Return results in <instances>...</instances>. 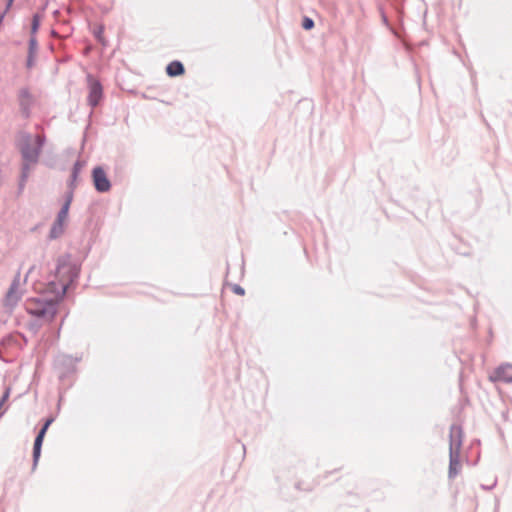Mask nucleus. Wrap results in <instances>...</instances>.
<instances>
[{
  "label": "nucleus",
  "instance_id": "nucleus-7",
  "mask_svg": "<svg viewBox=\"0 0 512 512\" xmlns=\"http://www.w3.org/2000/svg\"><path fill=\"white\" fill-rule=\"evenodd\" d=\"M87 78L89 83L88 104L95 108L99 105L103 97V87L102 84L91 75H88Z\"/></svg>",
  "mask_w": 512,
  "mask_h": 512
},
{
  "label": "nucleus",
  "instance_id": "nucleus-4",
  "mask_svg": "<svg viewBox=\"0 0 512 512\" xmlns=\"http://www.w3.org/2000/svg\"><path fill=\"white\" fill-rule=\"evenodd\" d=\"M92 181L94 188L99 193H106L111 189V182L101 166H96L92 170Z\"/></svg>",
  "mask_w": 512,
  "mask_h": 512
},
{
  "label": "nucleus",
  "instance_id": "nucleus-1",
  "mask_svg": "<svg viewBox=\"0 0 512 512\" xmlns=\"http://www.w3.org/2000/svg\"><path fill=\"white\" fill-rule=\"evenodd\" d=\"M80 266L71 261L70 254L58 257L54 280L49 281L47 289L53 297H40L35 299L27 308L28 312L37 317L51 322L58 312V304L63 300L67 290L73 286L79 277Z\"/></svg>",
  "mask_w": 512,
  "mask_h": 512
},
{
  "label": "nucleus",
  "instance_id": "nucleus-22",
  "mask_svg": "<svg viewBox=\"0 0 512 512\" xmlns=\"http://www.w3.org/2000/svg\"><path fill=\"white\" fill-rule=\"evenodd\" d=\"M232 291L237 294V295H244L245 294V289L243 287H241L240 285L238 284H234L233 287H232Z\"/></svg>",
  "mask_w": 512,
  "mask_h": 512
},
{
  "label": "nucleus",
  "instance_id": "nucleus-9",
  "mask_svg": "<svg viewBox=\"0 0 512 512\" xmlns=\"http://www.w3.org/2000/svg\"><path fill=\"white\" fill-rule=\"evenodd\" d=\"M494 380L512 383V364H502L494 372Z\"/></svg>",
  "mask_w": 512,
  "mask_h": 512
},
{
  "label": "nucleus",
  "instance_id": "nucleus-17",
  "mask_svg": "<svg viewBox=\"0 0 512 512\" xmlns=\"http://www.w3.org/2000/svg\"><path fill=\"white\" fill-rule=\"evenodd\" d=\"M103 33H104V27L102 25L97 26L93 31V35L96 38V40L99 43L105 45V39H104Z\"/></svg>",
  "mask_w": 512,
  "mask_h": 512
},
{
  "label": "nucleus",
  "instance_id": "nucleus-16",
  "mask_svg": "<svg viewBox=\"0 0 512 512\" xmlns=\"http://www.w3.org/2000/svg\"><path fill=\"white\" fill-rule=\"evenodd\" d=\"M69 209L70 207L62 204V207L60 208L55 220L64 223L68 217Z\"/></svg>",
  "mask_w": 512,
  "mask_h": 512
},
{
  "label": "nucleus",
  "instance_id": "nucleus-5",
  "mask_svg": "<svg viewBox=\"0 0 512 512\" xmlns=\"http://www.w3.org/2000/svg\"><path fill=\"white\" fill-rule=\"evenodd\" d=\"M80 361V358H74L71 355L61 354L55 359V366L61 370L60 378L74 373L76 370V364Z\"/></svg>",
  "mask_w": 512,
  "mask_h": 512
},
{
  "label": "nucleus",
  "instance_id": "nucleus-23",
  "mask_svg": "<svg viewBox=\"0 0 512 512\" xmlns=\"http://www.w3.org/2000/svg\"><path fill=\"white\" fill-rule=\"evenodd\" d=\"M76 181L77 180H73V178L70 177V180L68 182V191H73L75 190L76 188Z\"/></svg>",
  "mask_w": 512,
  "mask_h": 512
},
{
  "label": "nucleus",
  "instance_id": "nucleus-26",
  "mask_svg": "<svg viewBox=\"0 0 512 512\" xmlns=\"http://www.w3.org/2000/svg\"><path fill=\"white\" fill-rule=\"evenodd\" d=\"M54 421V418L53 417H49L45 420V422L43 423V427L44 429H48L50 427V425L53 423Z\"/></svg>",
  "mask_w": 512,
  "mask_h": 512
},
{
  "label": "nucleus",
  "instance_id": "nucleus-18",
  "mask_svg": "<svg viewBox=\"0 0 512 512\" xmlns=\"http://www.w3.org/2000/svg\"><path fill=\"white\" fill-rule=\"evenodd\" d=\"M38 50V42L34 35H31L29 39V46H28V53L29 54H36Z\"/></svg>",
  "mask_w": 512,
  "mask_h": 512
},
{
  "label": "nucleus",
  "instance_id": "nucleus-11",
  "mask_svg": "<svg viewBox=\"0 0 512 512\" xmlns=\"http://www.w3.org/2000/svg\"><path fill=\"white\" fill-rule=\"evenodd\" d=\"M166 73L170 77L181 76L185 73V67L182 62L174 60L166 66Z\"/></svg>",
  "mask_w": 512,
  "mask_h": 512
},
{
  "label": "nucleus",
  "instance_id": "nucleus-31",
  "mask_svg": "<svg viewBox=\"0 0 512 512\" xmlns=\"http://www.w3.org/2000/svg\"><path fill=\"white\" fill-rule=\"evenodd\" d=\"M14 0H8L6 5V10L10 8Z\"/></svg>",
  "mask_w": 512,
  "mask_h": 512
},
{
  "label": "nucleus",
  "instance_id": "nucleus-12",
  "mask_svg": "<svg viewBox=\"0 0 512 512\" xmlns=\"http://www.w3.org/2000/svg\"><path fill=\"white\" fill-rule=\"evenodd\" d=\"M44 437L36 435L34 444H33V469L37 466L39 458L41 456V449L43 445Z\"/></svg>",
  "mask_w": 512,
  "mask_h": 512
},
{
  "label": "nucleus",
  "instance_id": "nucleus-20",
  "mask_svg": "<svg viewBox=\"0 0 512 512\" xmlns=\"http://www.w3.org/2000/svg\"><path fill=\"white\" fill-rule=\"evenodd\" d=\"M74 192L73 191H66L64 195V205L70 207L72 201H73Z\"/></svg>",
  "mask_w": 512,
  "mask_h": 512
},
{
  "label": "nucleus",
  "instance_id": "nucleus-19",
  "mask_svg": "<svg viewBox=\"0 0 512 512\" xmlns=\"http://www.w3.org/2000/svg\"><path fill=\"white\" fill-rule=\"evenodd\" d=\"M315 23L314 20L310 17H303L302 19V28L304 30H311L314 27Z\"/></svg>",
  "mask_w": 512,
  "mask_h": 512
},
{
  "label": "nucleus",
  "instance_id": "nucleus-30",
  "mask_svg": "<svg viewBox=\"0 0 512 512\" xmlns=\"http://www.w3.org/2000/svg\"><path fill=\"white\" fill-rule=\"evenodd\" d=\"M33 268H34V266H32L31 268H29V270H28V272H27V274H26V276H25V279H24L23 283H25V282H26V279H27L28 275L31 273V271L33 270Z\"/></svg>",
  "mask_w": 512,
  "mask_h": 512
},
{
  "label": "nucleus",
  "instance_id": "nucleus-32",
  "mask_svg": "<svg viewBox=\"0 0 512 512\" xmlns=\"http://www.w3.org/2000/svg\"><path fill=\"white\" fill-rule=\"evenodd\" d=\"M5 13H6V11H3V12H2V15H1L2 20H3V19H4V17H5Z\"/></svg>",
  "mask_w": 512,
  "mask_h": 512
},
{
  "label": "nucleus",
  "instance_id": "nucleus-28",
  "mask_svg": "<svg viewBox=\"0 0 512 512\" xmlns=\"http://www.w3.org/2000/svg\"><path fill=\"white\" fill-rule=\"evenodd\" d=\"M47 430H48V429H44V427L42 426V427L40 428V430L38 431L37 435L42 436V437H45Z\"/></svg>",
  "mask_w": 512,
  "mask_h": 512
},
{
  "label": "nucleus",
  "instance_id": "nucleus-14",
  "mask_svg": "<svg viewBox=\"0 0 512 512\" xmlns=\"http://www.w3.org/2000/svg\"><path fill=\"white\" fill-rule=\"evenodd\" d=\"M84 166V162L80 161V160H77L74 164H73V167H72V170H71V178H73V180H77L78 179V176L82 170Z\"/></svg>",
  "mask_w": 512,
  "mask_h": 512
},
{
  "label": "nucleus",
  "instance_id": "nucleus-8",
  "mask_svg": "<svg viewBox=\"0 0 512 512\" xmlns=\"http://www.w3.org/2000/svg\"><path fill=\"white\" fill-rule=\"evenodd\" d=\"M18 102L22 115L25 118L30 116V109L33 103V98L28 88L20 89L18 93Z\"/></svg>",
  "mask_w": 512,
  "mask_h": 512
},
{
  "label": "nucleus",
  "instance_id": "nucleus-29",
  "mask_svg": "<svg viewBox=\"0 0 512 512\" xmlns=\"http://www.w3.org/2000/svg\"><path fill=\"white\" fill-rule=\"evenodd\" d=\"M47 430H48V429H44V427L42 426V427L40 428V430L38 431L37 435L42 436V437H45Z\"/></svg>",
  "mask_w": 512,
  "mask_h": 512
},
{
  "label": "nucleus",
  "instance_id": "nucleus-3",
  "mask_svg": "<svg viewBox=\"0 0 512 512\" xmlns=\"http://www.w3.org/2000/svg\"><path fill=\"white\" fill-rule=\"evenodd\" d=\"M24 294V289L21 287L20 272L14 276L4 298H2V306L11 313L17 306Z\"/></svg>",
  "mask_w": 512,
  "mask_h": 512
},
{
  "label": "nucleus",
  "instance_id": "nucleus-13",
  "mask_svg": "<svg viewBox=\"0 0 512 512\" xmlns=\"http://www.w3.org/2000/svg\"><path fill=\"white\" fill-rule=\"evenodd\" d=\"M63 224L62 222H59V221H54L51 228H50V231H49V239L50 240H54V239H57L58 237H60L63 232H64V227H63Z\"/></svg>",
  "mask_w": 512,
  "mask_h": 512
},
{
  "label": "nucleus",
  "instance_id": "nucleus-27",
  "mask_svg": "<svg viewBox=\"0 0 512 512\" xmlns=\"http://www.w3.org/2000/svg\"><path fill=\"white\" fill-rule=\"evenodd\" d=\"M381 18H382V22L386 25V26H389V21H388V18L386 16V14L384 13V11L381 9Z\"/></svg>",
  "mask_w": 512,
  "mask_h": 512
},
{
  "label": "nucleus",
  "instance_id": "nucleus-10",
  "mask_svg": "<svg viewBox=\"0 0 512 512\" xmlns=\"http://www.w3.org/2000/svg\"><path fill=\"white\" fill-rule=\"evenodd\" d=\"M460 454L449 453V469H448V477L449 479H453L457 476L460 471Z\"/></svg>",
  "mask_w": 512,
  "mask_h": 512
},
{
  "label": "nucleus",
  "instance_id": "nucleus-6",
  "mask_svg": "<svg viewBox=\"0 0 512 512\" xmlns=\"http://www.w3.org/2000/svg\"><path fill=\"white\" fill-rule=\"evenodd\" d=\"M463 437L462 427L458 424H452L449 433V453L460 454Z\"/></svg>",
  "mask_w": 512,
  "mask_h": 512
},
{
  "label": "nucleus",
  "instance_id": "nucleus-15",
  "mask_svg": "<svg viewBox=\"0 0 512 512\" xmlns=\"http://www.w3.org/2000/svg\"><path fill=\"white\" fill-rule=\"evenodd\" d=\"M40 22H41V17L38 13H35L33 16H32V21H31V35H34L37 33L39 27H40Z\"/></svg>",
  "mask_w": 512,
  "mask_h": 512
},
{
  "label": "nucleus",
  "instance_id": "nucleus-25",
  "mask_svg": "<svg viewBox=\"0 0 512 512\" xmlns=\"http://www.w3.org/2000/svg\"><path fill=\"white\" fill-rule=\"evenodd\" d=\"M10 394V388H6L4 392L2 393V406L4 405L5 401L8 399Z\"/></svg>",
  "mask_w": 512,
  "mask_h": 512
},
{
  "label": "nucleus",
  "instance_id": "nucleus-21",
  "mask_svg": "<svg viewBox=\"0 0 512 512\" xmlns=\"http://www.w3.org/2000/svg\"><path fill=\"white\" fill-rule=\"evenodd\" d=\"M35 55L36 54H29L27 55V60H26V66L27 68H32L34 66V62H35Z\"/></svg>",
  "mask_w": 512,
  "mask_h": 512
},
{
  "label": "nucleus",
  "instance_id": "nucleus-2",
  "mask_svg": "<svg viewBox=\"0 0 512 512\" xmlns=\"http://www.w3.org/2000/svg\"><path fill=\"white\" fill-rule=\"evenodd\" d=\"M46 137L44 134H37L34 138L26 131H19L15 138L21 158V173L18 183V193H22L28 180L30 171L39 161L42 149L45 145Z\"/></svg>",
  "mask_w": 512,
  "mask_h": 512
},
{
  "label": "nucleus",
  "instance_id": "nucleus-24",
  "mask_svg": "<svg viewBox=\"0 0 512 512\" xmlns=\"http://www.w3.org/2000/svg\"><path fill=\"white\" fill-rule=\"evenodd\" d=\"M496 484H497V479H494V481L492 482V484H491V485H484V484H482V485H481V488H482L483 490H487V491H489V490H492V489L496 486Z\"/></svg>",
  "mask_w": 512,
  "mask_h": 512
}]
</instances>
